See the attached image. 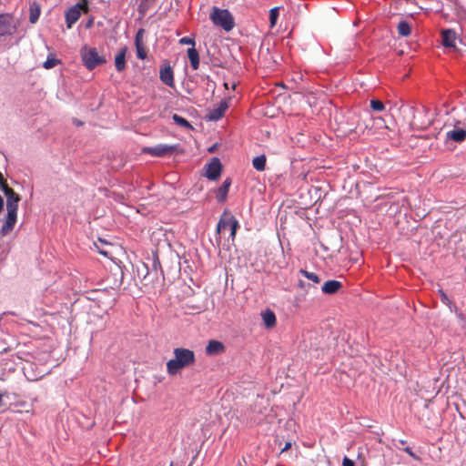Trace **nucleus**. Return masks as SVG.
Wrapping results in <instances>:
<instances>
[{
    "instance_id": "obj_28",
    "label": "nucleus",
    "mask_w": 466,
    "mask_h": 466,
    "mask_svg": "<svg viewBox=\"0 0 466 466\" xmlns=\"http://www.w3.org/2000/svg\"><path fill=\"white\" fill-rule=\"evenodd\" d=\"M370 107L373 111L381 112L385 109L384 104L377 99L370 100Z\"/></svg>"
},
{
    "instance_id": "obj_39",
    "label": "nucleus",
    "mask_w": 466,
    "mask_h": 466,
    "mask_svg": "<svg viewBox=\"0 0 466 466\" xmlns=\"http://www.w3.org/2000/svg\"><path fill=\"white\" fill-rule=\"evenodd\" d=\"M225 87H226V88H228V87H229V85H228L227 83H225Z\"/></svg>"
},
{
    "instance_id": "obj_15",
    "label": "nucleus",
    "mask_w": 466,
    "mask_h": 466,
    "mask_svg": "<svg viewBox=\"0 0 466 466\" xmlns=\"http://www.w3.org/2000/svg\"><path fill=\"white\" fill-rule=\"evenodd\" d=\"M342 288V283L338 280H328L324 283L321 290L325 294H335Z\"/></svg>"
},
{
    "instance_id": "obj_17",
    "label": "nucleus",
    "mask_w": 466,
    "mask_h": 466,
    "mask_svg": "<svg viewBox=\"0 0 466 466\" xmlns=\"http://www.w3.org/2000/svg\"><path fill=\"white\" fill-rule=\"evenodd\" d=\"M261 316L267 329H271L276 326V315L272 310L267 309L261 313Z\"/></svg>"
},
{
    "instance_id": "obj_23",
    "label": "nucleus",
    "mask_w": 466,
    "mask_h": 466,
    "mask_svg": "<svg viewBox=\"0 0 466 466\" xmlns=\"http://www.w3.org/2000/svg\"><path fill=\"white\" fill-rule=\"evenodd\" d=\"M266 160L265 155H260L254 157L252 165L258 171H264L266 168Z\"/></svg>"
},
{
    "instance_id": "obj_36",
    "label": "nucleus",
    "mask_w": 466,
    "mask_h": 466,
    "mask_svg": "<svg viewBox=\"0 0 466 466\" xmlns=\"http://www.w3.org/2000/svg\"><path fill=\"white\" fill-rule=\"evenodd\" d=\"M99 252L106 257L108 255V252L106 250H99Z\"/></svg>"
},
{
    "instance_id": "obj_35",
    "label": "nucleus",
    "mask_w": 466,
    "mask_h": 466,
    "mask_svg": "<svg viewBox=\"0 0 466 466\" xmlns=\"http://www.w3.org/2000/svg\"><path fill=\"white\" fill-rule=\"evenodd\" d=\"M4 208V200H3V198L0 196V212L3 210Z\"/></svg>"
},
{
    "instance_id": "obj_30",
    "label": "nucleus",
    "mask_w": 466,
    "mask_h": 466,
    "mask_svg": "<svg viewBox=\"0 0 466 466\" xmlns=\"http://www.w3.org/2000/svg\"><path fill=\"white\" fill-rule=\"evenodd\" d=\"M38 17H39V11L38 10H35V11L31 10L30 17H29L30 22L32 24H35L37 21Z\"/></svg>"
},
{
    "instance_id": "obj_24",
    "label": "nucleus",
    "mask_w": 466,
    "mask_h": 466,
    "mask_svg": "<svg viewBox=\"0 0 466 466\" xmlns=\"http://www.w3.org/2000/svg\"><path fill=\"white\" fill-rule=\"evenodd\" d=\"M61 61L59 59H56L52 54L47 56V59L43 64V66L46 69H51L57 65H59Z\"/></svg>"
},
{
    "instance_id": "obj_14",
    "label": "nucleus",
    "mask_w": 466,
    "mask_h": 466,
    "mask_svg": "<svg viewBox=\"0 0 466 466\" xmlns=\"http://www.w3.org/2000/svg\"><path fill=\"white\" fill-rule=\"evenodd\" d=\"M225 351V346L218 340H210L206 347V353L209 356L217 355Z\"/></svg>"
},
{
    "instance_id": "obj_7",
    "label": "nucleus",
    "mask_w": 466,
    "mask_h": 466,
    "mask_svg": "<svg viewBox=\"0 0 466 466\" xmlns=\"http://www.w3.org/2000/svg\"><path fill=\"white\" fill-rule=\"evenodd\" d=\"M222 165L218 157H213L206 166V177L210 180H216L220 177Z\"/></svg>"
},
{
    "instance_id": "obj_19",
    "label": "nucleus",
    "mask_w": 466,
    "mask_h": 466,
    "mask_svg": "<svg viewBox=\"0 0 466 466\" xmlns=\"http://www.w3.org/2000/svg\"><path fill=\"white\" fill-rule=\"evenodd\" d=\"M228 108V105L226 102H222L218 107L213 109L212 111H210L209 115H208V118L210 120H218L220 119L224 114H225V111L227 110Z\"/></svg>"
},
{
    "instance_id": "obj_9",
    "label": "nucleus",
    "mask_w": 466,
    "mask_h": 466,
    "mask_svg": "<svg viewBox=\"0 0 466 466\" xmlns=\"http://www.w3.org/2000/svg\"><path fill=\"white\" fill-rule=\"evenodd\" d=\"M441 35V44L444 47L456 49L457 34L453 29H442Z\"/></svg>"
},
{
    "instance_id": "obj_22",
    "label": "nucleus",
    "mask_w": 466,
    "mask_h": 466,
    "mask_svg": "<svg viewBox=\"0 0 466 466\" xmlns=\"http://www.w3.org/2000/svg\"><path fill=\"white\" fill-rule=\"evenodd\" d=\"M398 34L401 36H408L411 33V26L406 21H400L397 26Z\"/></svg>"
},
{
    "instance_id": "obj_10",
    "label": "nucleus",
    "mask_w": 466,
    "mask_h": 466,
    "mask_svg": "<svg viewBox=\"0 0 466 466\" xmlns=\"http://www.w3.org/2000/svg\"><path fill=\"white\" fill-rule=\"evenodd\" d=\"M174 147L168 145H157L155 147H145L143 149L144 153H147L154 157H164L171 152H173Z\"/></svg>"
},
{
    "instance_id": "obj_16",
    "label": "nucleus",
    "mask_w": 466,
    "mask_h": 466,
    "mask_svg": "<svg viewBox=\"0 0 466 466\" xmlns=\"http://www.w3.org/2000/svg\"><path fill=\"white\" fill-rule=\"evenodd\" d=\"M127 50V49L126 46L121 48L115 57V66H116V69L118 72H122L126 68Z\"/></svg>"
},
{
    "instance_id": "obj_33",
    "label": "nucleus",
    "mask_w": 466,
    "mask_h": 466,
    "mask_svg": "<svg viewBox=\"0 0 466 466\" xmlns=\"http://www.w3.org/2000/svg\"><path fill=\"white\" fill-rule=\"evenodd\" d=\"M440 292H441L442 301L446 302L448 300L446 294L442 290H441Z\"/></svg>"
},
{
    "instance_id": "obj_3",
    "label": "nucleus",
    "mask_w": 466,
    "mask_h": 466,
    "mask_svg": "<svg viewBox=\"0 0 466 466\" xmlns=\"http://www.w3.org/2000/svg\"><path fill=\"white\" fill-rule=\"evenodd\" d=\"M80 56L83 65L88 69L93 70L97 66L106 62L103 56H100L95 47L83 46L80 50Z\"/></svg>"
},
{
    "instance_id": "obj_31",
    "label": "nucleus",
    "mask_w": 466,
    "mask_h": 466,
    "mask_svg": "<svg viewBox=\"0 0 466 466\" xmlns=\"http://www.w3.org/2000/svg\"><path fill=\"white\" fill-rule=\"evenodd\" d=\"M342 465L343 466H355V463L352 460L349 459L348 457H344Z\"/></svg>"
},
{
    "instance_id": "obj_32",
    "label": "nucleus",
    "mask_w": 466,
    "mask_h": 466,
    "mask_svg": "<svg viewBox=\"0 0 466 466\" xmlns=\"http://www.w3.org/2000/svg\"><path fill=\"white\" fill-rule=\"evenodd\" d=\"M404 451L406 453H408L410 457L416 458V455L413 453V451H411V449L410 447L405 448Z\"/></svg>"
},
{
    "instance_id": "obj_34",
    "label": "nucleus",
    "mask_w": 466,
    "mask_h": 466,
    "mask_svg": "<svg viewBox=\"0 0 466 466\" xmlns=\"http://www.w3.org/2000/svg\"><path fill=\"white\" fill-rule=\"evenodd\" d=\"M290 448H291V443L290 442H287L285 444V447L282 449V451H288Z\"/></svg>"
},
{
    "instance_id": "obj_6",
    "label": "nucleus",
    "mask_w": 466,
    "mask_h": 466,
    "mask_svg": "<svg viewBox=\"0 0 466 466\" xmlns=\"http://www.w3.org/2000/svg\"><path fill=\"white\" fill-rule=\"evenodd\" d=\"M16 30L14 17L9 14L0 15V37L13 35Z\"/></svg>"
},
{
    "instance_id": "obj_25",
    "label": "nucleus",
    "mask_w": 466,
    "mask_h": 466,
    "mask_svg": "<svg viewBox=\"0 0 466 466\" xmlns=\"http://www.w3.org/2000/svg\"><path fill=\"white\" fill-rule=\"evenodd\" d=\"M279 9H280V7L277 6V7L270 9V11H269V22H270L271 28H273L277 24V20H278V17L279 15Z\"/></svg>"
},
{
    "instance_id": "obj_13",
    "label": "nucleus",
    "mask_w": 466,
    "mask_h": 466,
    "mask_svg": "<svg viewBox=\"0 0 466 466\" xmlns=\"http://www.w3.org/2000/svg\"><path fill=\"white\" fill-rule=\"evenodd\" d=\"M16 217H17V214L7 213L5 221L0 230L1 236L4 237V236L9 234L13 230V228L15 225V222H16Z\"/></svg>"
},
{
    "instance_id": "obj_5",
    "label": "nucleus",
    "mask_w": 466,
    "mask_h": 466,
    "mask_svg": "<svg viewBox=\"0 0 466 466\" xmlns=\"http://www.w3.org/2000/svg\"><path fill=\"white\" fill-rule=\"evenodd\" d=\"M0 188L6 197L7 213L17 214L18 202L20 201L19 195L9 187L5 181H0Z\"/></svg>"
},
{
    "instance_id": "obj_2",
    "label": "nucleus",
    "mask_w": 466,
    "mask_h": 466,
    "mask_svg": "<svg viewBox=\"0 0 466 466\" xmlns=\"http://www.w3.org/2000/svg\"><path fill=\"white\" fill-rule=\"evenodd\" d=\"M209 18L216 26L221 27L226 32H229L235 27V19L228 9L214 6Z\"/></svg>"
},
{
    "instance_id": "obj_37",
    "label": "nucleus",
    "mask_w": 466,
    "mask_h": 466,
    "mask_svg": "<svg viewBox=\"0 0 466 466\" xmlns=\"http://www.w3.org/2000/svg\"><path fill=\"white\" fill-rule=\"evenodd\" d=\"M3 394L0 393V407L3 406Z\"/></svg>"
},
{
    "instance_id": "obj_20",
    "label": "nucleus",
    "mask_w": 466,
    "mask_h": 466,
    "mask_svg": "<svg viewBox=\"0 0 466 466\" xmlns=\"http://www.w3.org/2000/svg\"><path fill=\"white\" fill-rule=\"evenodd\" d=\"M187 56L190 61L191 67L197 70L199 66V55L195 47L187 49Z\"/></svg>"
},
{
    "instance_id": "obj_26",
    "label": "nucleus",
    "mask_w": 466,
    "mask_h": 466,
    "mask_svg": "<svg viewBox=\"0 0 466 466\" xmlns=\"http://www.w3.org/2000/svg\"><path fill=\"white\" fill-rule=\"evenodd\" d=\"M173 120L176 124H177L180 127H187V128L192 127L191 125L189 124V122L186 118H184L177 114H175L173 116Z\"/></svg>"
},
{
    "instance_id": "obj_27",
    "label": "nucleus",
    "mask_w": 466,
    "mask_h": 466,
    "mask_svg": "<svg viewBox=\"0 0 466 466\" xmlns=\"http://www.w3.org/2000/svg\"><path fill=\"white\" fill-rule=\"evenodd\" d=\"M300 274H302L305 278H307L308 279L315 282V283H319L320 281L319 276L313 272H309L305 269H300L299 270Z\"/></svg>"
},
{
    "instance_id": "obj_11",
    "label": "nucleus",
    "mask_w": 466,
    "mask_h": 466,
    "mask_svg": "<svg viewBox=\"0 0 466 466\" xmlns=\"http://www.w3.org/2000/svg\"><path fill=\"white\" fill-rule=\"evenodd\" d=\"M159 78L169 87H173L175 86L174 72L169 65H165L160 68Z\"/></svg>"
},
{
    "instance_id": "obj_21",
    "label": "nucleus",
    "mask_w": 466,
    "mask_h": 466,
    "mask_svg": "<svg viewBox=\"0 0 466 466\" xmlns=\"http://www.w3.org/2000/svg\"><path fill=\"white\" fill-rule=\"evenodd\" d=\"M143 30L140 29L136 35V47H137V55L139 59H145L147 56V52L141 42V35Z\"/></svg>"
},
{
    "instance_id": "obj_18",
    "label": "nucleus",
    "mask_w": 466,
    "mask_h": 466,
    "mask_svg": "<svg viewBox=\"0 0 466 466\" xmlns=\"http://www.w3.org/2000/svg\"><path fill=\"white\" fill-rule=\"evenodd\" d=\"M231 180L229 178H227L223 182L222 186L218 189L217 198L219 202H224L226 200Z\"/></svg>"
},
{
    "instance_id": "obj_38",
    "label": "nucleus",
    "mask_w": 466,
    "mask_h": 466,
    "mask_svg": "<svg viewBox=\"0 0 466 466\" xmlns=\"http://www.w3.org/2000/svg\"><path fill=\"white\" fill-rule=\"evenodd\" d=\"M0 181H5V179H4V177H3L1 173H0Z\"/></svg>"
},
{
    "instance_id": "obj_29",
    "label": "nucleus",
    "mask_w": 466,
    "mask_h": 466,
    "mask_svg": "<svg viewBox=\"0 0 466 466\" xmlns=\"http://www.w3.org/2000/svg\"><path fill=\"white\" fill-rule=\"evenodd\" d=\"M179 43L181 45H189L191 46V47H195V40L191 37H187V36H185V37H182L179 39Z\"/></svg>"
},
{
    "instance_id": "obj_12",
    "label": "nucleus",
    "mask_w": 466,
    "mask_h": 466,
    "mask_svg": "<svg viewBox=\"0 0 466 466\" xmlns=\"http://www.w3.org/2000/svg\"><path fill=\"white\" fill-rule=\"evenodd\" d=\"M81 15V5H76L72 6L66 13V22L68 28H71L72 25L79 19Z\"/></svg>"
},
{
    "instance_id": "obj_4",
    "label": "nucleus",
    "mask_w": 466,
    "mask_h": 466,
    "mask_svg": "<svg viewBox=\"0 0 466 466\" xmlns=\"http://www.w3.org/2000/svg\"><path fill=\"white\" fill-rule=\"evenodd\" d=\"M238 227V221L231 214L224 212L217 225V233L221 234L226 229H229L230 238L234 240Z\"/></svg>"
},
{
    "instance_id": "obj_8",
    "label": "nucleus",
    "mask_w": 466,
    "mask_h": 466,
    "mask_svg": "<svg viewBox=\"0 0 466 466\" xmlns=\"http://www.w3.org/2000/svg\"><path fill=\"white\" fill-rule=\"evenodd\" d=\"M446 139L456 143H461L466 139V123L462 127L454 126L452 130L446 133Z\"/></svg>"
},
{
    "instance_id": "obj_1",
    "label": "nucleus",
    "mask_w": 466,
    "mask_h": 466,
    "mask_svg": "<svg viewBox=\"0 0 466 466\" xmlns=\"http://www.w3.org/2000/svg\"><path fill=\"white\" fill-rule=\"evenodd\" d=\"M174 358L167 362V372L174 376L181 370L193 365L196 361L195 353L185 348H176L173 350Z\"/></svg>"
}]
</instances>
